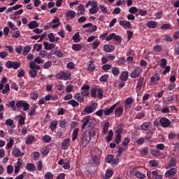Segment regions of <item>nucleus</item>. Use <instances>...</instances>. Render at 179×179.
Listing matches in <instances>:
<instances>
[{
	"label": "nucleus",
	"instance_id": "10",
	"mask_svg": "<svg viewBox=\"0 0 179 179\" xmlns=\"http://www.w3.org/2000/svg\"><path fill=\"white\" fill-rule=\"evenodd\" d=\"M135 100L132 97L127 98L124 100V108L125 110H128V108H131V106L134 103Z\"/></svg>",
	"mask_w": 179,
	"mask_h": 179
},
{
	"label": "nucleus",
	"instance_id": "26",
	"mask_svg": "<svg viewBox=\"0 0 179 179\" xmlns=\"http://www.w3.org/2000/svg\"><path fill=\"white\" fill-rule=\"evenodd\" d=\"M120 80H122V82H127V80H128V71L122 72Z\"/></svg>",
	"mask_w": 179,
	"mask_h": 179
},
{
	"label": "nucleus",
	"instance_id": "59",
	"mask_svg": "<svg viewBox=\"0 0 179 179\" xmlns=\"http://www.w3.org/2000/svg\"><path fill=\"white\" fill-rule=\"evenodd\" d=\"M91 27V29H87V33H94V31H97V26L94 25Z\"/></svg>",
	"mask_w": 179,
	"mask_h": 179
},
{
	"label": "nucleus",
	"instance_id": "49",
	"mask_svg": "<svg viewBox=\"0 0 179 179\" xmlns=\"http://www.w3.org/2000/svg\"><path fill=\"white\" fill-rule=\"evenodd\" d=\"M90 138L96 136V128L92 127L89 131V136Z\"/></svg>",
	"mask_w": 179,
	"mask_h": 179
},
{
	"label": "nucleus",
	"instance_id": "20",
	"mask_svg": "<svg viewBox=\"0 0 179 179\" xmlns=\"http://www.w3.org/2000/svg\"><path fill=\"white\" fill-rule=\"evenodd\" d=\"M69 142H71V139L69 138H66L64 140L62 144V148L63 150H66L68 148H69Z\"/></svg>",
	"mask_w": 179,
	"mask_h": 179
},
{
	"label": "nucleus",
	"instance_id": "21",
	"mask_svg": "<svg viewBox=\"0 0 179 179\" xmlns=\"http://www.w3.org/2000/svg\"><path fill=\"white\" fill-rule=\"evenodd\" d=\"M120 24L122 26L124 29H131V22H129V21H120Z\"/></svg>",
	"mask_w": 179,
	"mask_h": 179
},
{
	"label": "nucleus",
	"instance_id": "27",
	"mask_svg": "<svg viewBox=\"0 0 179 179\" xmlns=\"http://www.w3.org/2000/svg\"><path fill=\"white\" fill-rule=\"evenodd\" d=\"M38 22H37V21H31L29 24H28V27L29 29H36V27H38Z\"/></svg>",
	"mask_w": 179,
	"mask_h": 179
},
{
	"label": "nucleus",
	"instance_id": "58",
	"mask_svg": "<svg viewBox=\"0 0 179 179\" xmlns=\"http://www.w3.org/2000/svg\"><path fill=\"white\" fill-rule=\"evenodd\" d=\"M52 62L48 61L45 62L43 65V69H50V67L52 66Z\"/></svg>",
	"mask_w": 179,
	"mask_h": 179
},
{
	"label": "nucleus",
	"instance_id": "40",
	"mask_svg": "<svg viewBox=\"0 0 179 179\" xmlns=\"http://www.w3.org/2000/svg\"><path fill=\"white\" fill-rule=\"evenodd\" d=\"M71 48L73 51H80L82 45L80 44H73Z\"/></svg>",
	"mask_w": 179,
	"mask_h": 179
},
{
	"label": "nucleus",
	"instance_id": "7",
	"mask_svg": "<svg viewBox=\"0 0 179 179\" xmlns=\"http://www.w3.org/2000/svg\"><path fill=\"white\" fill-rule=\"evenodd\" d=\"M6 68L10 69L13 68V69H17L20 68V63L12 61H8L6 63Z\"/></svg>",
	"mask_w": 179,
	"mask_h": 179
},
{
	"label": "nucleus",
	"instance_id": "53",
	"mask_svg": "<svg viewBox=\"0 0 179 179\" xmlns=\"http://www.w3.org/2000/svg\"><path fill=\"white\" fill-rule=\"evenodd\" d=\"M138 13L140 16H146L148 15V10L138 9Z\"/></svg>",
	"mask_w": 179,
	"mask_h": 179
},
{
	"label": "nucleus",
	"instance_id": "12",
	"mask_svg": "<svg viewBox=\"0 0 179 179\" xmlns=\"http://www.w3.org/2000/svg\"><path fill=\"white\" fill-rule=\"evenodd\" d=\"M122 114H124V108H122V106H119L115 108V117H117V118H120V117H121Z\"/></svg>",
	"mask_w": 179,
	"mask_h": 179
},
{
	"label": "nucleus",
	"instance_id": "3",
	"mask_svg": "<svg viewBox=\"0 0 179 179\" xmlns=\"http://www.w3.org/2000/svg\"><path fill=\"white\" fill-rule=\"evenodd\" d=\"M118 104H120V101L113 104L110 108L109 107L105 108L103 109L104 115L108 116V115H110V114H113V113H114V110L117 108V106H118Z\"/></svg>",
	"mask_w": 179,
	"mask_h": 179
},
{
	"label": "nucleus",
	"instance_id": "48",
	"mask_svg": "<svg viewBox=\"0 0 179 179\" xmlns=\"http://www.w3.org/2000/svg\"><path fill=\"white\" fill-rule=\"evenodd\" d=\"M169 29L170 30H171V29H173V27L170 25V24H164L161 26L162 30H169Z\"/></svg>",
	"mask_w": 179,
	"mask_h": 179
},
{
	"label": "nucleus",
	"instance_id": "41",
	"mask_svg": "<svg viewBox=\"0 0 179 179\" xmlns=\"http://www.w3.org/2000/svg\"><path fill=\"white\" fill-rule=\"evenodd\" d=\"M103 93H104V91L103 90V88H98V90H97L98 99L101 100V99H103Z\"/></svg>",
	"mask_w": 179,
	"mask_h": 179
},
{
	"label": "nucleus",
	"instance_id": "51",
	"mask_svg": "<svg viewBox=\"0 0 179 179\" xmlns=\"http://www.w3.org/2000/svg\"><path fill=\"white\" fill-rule=\"evenodd\" d=\"M55 55L58 58H62V57H64V53L62 52V50H58L55 51Z\"/></svg>",
	"mask_w": 179,
	"mask_h": 179
},
{
	"label": "nucleus",
	"instance_id": "30",
	"mask_svg": "<svg viewBox=\"0 0 179 179\" xmlns=\"http://www.w3.org/2000/svg\"><path fill=\"white\" fill-rule=\"evenodd\" d=\"M92 162L95 166H99L100 164V156L95 155L92 157Z\"/></svg>",
	"mask_w": 179,
	"mask_h": 179
},
{
	"label": "nucleus",
	"instance_id": "6",
	"mask_svg": "<svg viewBox=\"0 0 179 179\" xmlns=\"http://www.w3.org/2000/svg\"><path fill=\"white\" fill-rule=\"evenodd\" d=\"M159 124L162 128H169L171 124V122L168 118L164 117L159 120Z\"/></svg>",
	"mask_w": 179,
	"mask_h": 179
},
{
	"label": "nucleus",
	"instance_id": "52",
	"mask_svg": "<svg viewBox=\"0 0 179 179\" xmlns=\"http://www.w3.org/2000/svg\"><path fill=\"white\" fill-rule=\"evenodd\" d=\"M135 176L136 177H137V178H141V179H143L145 177V174L143 173H141V171H136L135 173Z\"/></svg>",
	"mask_w": 179,
	"mask_h": 179
},
{
	"label": "nucleus",
	"instance_id": "11",
	"mask_svg": "<svg viewBox=\"0 0 179 179\" xmlns=\"http://www.w3.org/2000/svg\"><path fill=\"white\" fill-rule=\"evenodd\" d=\"M12 153L15 156V157H22V156H24V152H22V151H20V149L17 148H14L13 149Z\"/></svg>",
	"mask_w": 179,
	"mask_h": 179
},
{
	"label": "nucleus",
	"instance_id": "46",
	"mask_svg": "<svg viewBox=\"0 0 179 179\" xmlns=\"http://www.w3.org/2000/svg\"><path fill=\"white\" fill-rule=\"evenodd\" d=\"M106 163H113L114 162V155H109L106 157Z\"/></svg>",
	"mask_w": 179,
	"mask_h": 179
},
{
	"label": "nucleus",
	"instance_id": "2",
	"mask_svg": "<svg viewBox=\"0 0 179 179\" xmlns=\"http://www.w3.org/2000/svg\"><path fill=\"white\" fill-rule=\"evenodd\" d=\"M143 71V69H142V67H136L130 73V78H131V79H136V78H139V76L142 75Z\"/></svg>",
	"mask_w": 179,
	"mask_h": 179
},
{
	"label": "nucleus",
	"instance_id": "19",
	"mask_svg": "<svg viewBox=\"0 0 179 179\" xmlns=\"http://www.w3.org/2000/svg\"><path fill=\"white\" fill-rule=\"evenodd\" d=\"M66 17H69L70 20L75 19L76 17V12L69 10L66 12Z\"/></svg>",
	"mask_w": 179,
	"mask_h": 179
},
{
	"label": "nucleus",
	"instance_id": "45",
	"mask_svg": "<svg viewBox=\"0 0 179 179\" xmlns=\"http://www.w3.org/2000/svg\"><path fill=\"white\" fill-rule=\"evenodd\" d=\"M80 35H79V33H76L73 36V40L74 43H79L80 41Z\"/></svg>",
	"mask_w": 179,
	"mask_h": 179
},
{
	"label": "nucleus",
	"instance_id": "50",
	"mask_svg": "<svg viewBox=\"0 0 179 179\" xmlns=\"http://www.w3.org/2000/svg\"><path fill=\"white\" fill-rule=\"evenodd\" d=\"M45 179H54V175L51 172H46L44 175Z\"/></svg>",
	"mask_w": 179,
	"mask_h": 179
},
{
	"label": "nucleus",
	"instance_id": "17",
	"mask_svg": "<svg viewBox=\"0 0 179 179\" xmlns=\"http://www.w3.org/2000/svg\"><path fill=\"white\" fill-rule=\"evenodd\" d=\"M43 45H44L45 50H46V51H50V50L55 48V44L50 43L48 42H43Z\"/></svg>",
	"mask_w": 179,
	"mask_h": 179
},
{
	"label": "nucleus",
	"instance_id": "47",
	"mask_svg": "<svg viewBox=\"0 0 179 179\" xmlns=\"http://www.w3.org/2000/svg\"><path fill=\"white\" fill-rule=\"evenodd\" d=\"M99 12V6L92 7L91 9H90V13L91 15H94V13H97Z\"/></svg>",
	"mask_w": 179,
	"mask_h": 179
},
{
	"label": "nucleus",
	"instance_id": "25",
	"mask_svg": "<svg viewBox=\"0 0 179 179\" xmlns=\"http://www.w3.org/2000/svg\"><path fill=\"white\" fill-rule=\"evenodd\" d=\"M83 121V124L82 126V129H85V128H86V127H87V124L90 122V116L85 117Z\"/></svg>",
	"mask_w": 179,
	"mask_h": 179
},
{
	"label": "nucleus",
	"instance_id": "57",
	"mask_svg": "<svg viewBox=\"0 0 179 179\" xmlns=\"http://www.w3.org/2000/svg\"><path fill=\"white\" fill-rule=\"evenodd\" d=\"M153 50L154 51H156V52H162V45H157L153 47Z\"/></svg>",
	"mask_w": 179,
	"mask_h": 179
},
{
	"label": "nucleus",
	"instance_id": "14",
	"mask_svg": "<svg viewBox=\"0 0 179 179\" xmlns=\"http://www.w3.org/2000/svg\"><path fill=\"white\" fill-rule=\"evenodd\" d=\"M160 80V75L159 73H155L152 77H151L150 82L153 85H157V81Z\"/></svg>",
	"mask_w": 179,
	"mask_h": 179
},
{
	"label": "nucleus",
	"instance_id": "36",
	"mask_svg": "<svg viewBox=\"0 0 179 179\" xmlns=\"http://www.w3.org/2000/svg\"><path fill=\"white\" fill-rule=\"evenodd\" d=\"M57 125H58V122L57 120H53L50 122V129L51 131H55L57 129Z\"/></svg>",
	"mask_w": 179,
	"mask_h": 179
},
{
	"label": "nucleus",
	"instance_id": "56",
	"mask_svg": "<svg viewBox=\"0 0 179 179\" xmlns=\"http://www.w3.org/2000/svg\"><path fill=\"white\" fill-rule=\"evenodd\" d=\"M97 89L96 88H92V90H91V96H92V97H94V98H96V97H97Z\"/></svg>",
	"mask_w": 179,
	"mask_h": 179
},
{
	"label": "nucleus",
	"instance_id": "55",
	"mask_svg": "<svg viewBox=\"0 0 179 179\" xmlns=\"http://www.w3.org/2000/svg\"><path fill=\"white\" fill-rule=\"evenodd\" d=\"M166 65H167V60L166 59H162L160 63L161 68H162V69H164V68H166Z\"/></svg>",
	"mask_w": 179,
	"mask_h": 179
},
{
	"label": "nucleus",
	"instance_id": "31",
	"mask_svg": "<svg viewBox=\"0 0 179 179\" xmlns=\"http://www.w3.org/2000/svg\"><path fill=\"white\" fill-rule=\"evenodd\" d=\"M26 169L28 171H36V166H34V164L29 163L27 165Z\"/></svg>",
	"mask_w": 179,
	"mask_h": 179
},
{
	"label": "nucleus",
	"instance_id": "22",
	"mask_svg": "<svg viewBox=\"0 0 179 179\" xmlns=\"http://www.w3.org/2000/svg\"><path fill=\"white\" fill-rule=\"evenodd\" d=\"M137 80L136 89H139L141 90L143 86V81L145 80V78L141 76Z\"/></svg>",
	"mask_w": 179,
	"mask_h": 179
},
{
	"label": "nucleus",
	"instance_id": "62",
	"mask_svg": "<svg viewBox=\"0 0 179 179\" xmlns=\"http://www.w3.org/2000/svg\"><path fill=\"white\" fill-rule=\"evenodd\" d=\"M148 153H149V150L147 147L143 148L141 150V154L143 155V156H146V155H148Z\"/></svg>",
	"mask_w": 179,
	"mask_h": 179
},
{
	"label": "nucleus",
	"instance_id": "8",
	"mask_svg": "<svg viewBox=\"0 0 179 179\" xmlns=\"http://www.w3.org/2000/svg\"><path fill=\"white\" fill-rule=\"evenodd\" d=\"M89 90H90V85L84 84L83 86L81 87L82 96H83L84 97H87V96H89V94H90Z\"/></svg>",
	"mask_w": 179,
	"mask_h": 179
},
{
	"label": "nucleus",
	"instance_id": "54",
	"mask_svg": "<svg viewBox=\"0 0 179 179\" xmlns=\"http://www.w3.org/2000/svg\"><path fill=\"white\" fill-rule=\"evenodd\" d=\"M108 74H104L100 78L99 82H107L108 80Z\"/></svg>",
	"mask_w": 179,
	"mask_h": 179
},
{
	"label": "nucleus",
	"instance_id": "60",
	"mask_svg": "<svg viewBox=\"0 0 179 179\" xmlns=\"http://www.w3.org/2000/svg\"><path fill=\"white\" fill-rule=\"evenodd\" d=\"M41 153H42L43 156H47V155H48V153H50V150L47 148H43L41 150Z\"/></svg>",
	"mask_w": 179,
	"mask_h": 179
},
{
	"label": "nucleus",
	"instance_id": "44",
	"mask_svg": "<svg viewBox=\"0 0 179 179\" xmlns=\"http://www.w3.org/2000/svg\"><path fill=\"white\" fill-rule=\"evenodd\" d=\"M68 104H70V106H72V107L75 108V107H78L79 106V102L71 99L68 102Z\"/></svg>",
	"mask_w": 179,
	"mask_h": 179
},
{
	"label": "nucleus",
	"instance_id": "42",
	"mask_svg": "<svg viewBox=\"0 0 179 179\" xmlns=\"http://www.w3.org/2000/svg\"><path fill=\"white\" fill-rule=\"evenodd\" d=\"M31 50V47L30 45L25 46L23 49V55L26 56Z\"/></svg>",
	"mask_w": 179,
	"mask_h": 179
},
{
	"label": "nucleus",
	"instance_id": "9",
	"mask_svg": "<svg viewBox=\"0 0 179 179\" xmlns=\"http://www.w3.org/2000/svg\"><path fill=\"white\" fill-rule=\"evenodd\" d=\"M91 138L86 134H83L81 138L83 148H86L90 142Z\"/></svg>",
	"mask_w": 179,
	"mask_h": 179
},
{
	"label": "nucleus",
	"instance_id": "61",
	"mask_svg": "<svg viewBox=\"0 0 179 179\" xmlns=\"http://www.w3.org/2000/svg\"><path fill=\"white\" fill-rule=\"evenodd\" d=\"M145 113H138L136 114V118L137 120H142V118H145Z\"/></svg>",
	"mask_w": 179,
	"mask_h": 179
},
{
	"label": "nucleus",
	"instance_id": "37",
	"mask_svg": "<svg viewBox=\"0 0 179 179\" xmlns=\"http://www.w3.org/2000/svg\"><path fill=\"white\" fill-rule=\"evenodd\" d=\"M113 177V171L112 170H106L105 177H103V179H109Z\"/></svg>",
	"mask_w": 179,
	"mask_h": 179
},
{
	"label": "nucleus",
	"instance_id": "28",
	"mask_svg": "<svg viewBox=\"0 0 179 179\" xmlns=\"http://www.w3.org/2000/svg\"><path fill=\"white\" fill-rule=\"evenodd\" d=\"M38 96H39L38 91H34L31 92L30 99L31 100H37V99H38Z\"/></svg>",
	"mask_w": 179,
	"mask_h": 179
},
{
	"label": "nucleus",
	"instance_id": "23",
	"mask_svg": "<svg viewBox=\"0 0 179 179\" xmlns=\"http://www.w3.org/2000/svg\"><path fill=\"white\" fill-rule=\"evenodd\" d=\"M146 26L149 29H156V27L157 26V22H156V21H148L146 23Z\"/></svg>",
	"mask_w": 179,
	"mask_h": 179
},
{
	"label": "nucleus",
	"instance_id": "43",
	"mask_svg": "<svg viewBox=\"0 0 179 179\" xmlns=\"http://www.w3.org/2000/svg\"><path fill=\"white\" fill-rule=\"evenodd\" d=\"M110 127V122H107L104 124L103 127V134H106L108 131V128Z\"/></svg>",
	"mask_w": 179,
	"mask_h": 179
},
{
	"label": "nucleus",
	"instance_id": "13",
	"mask_svg": "<svg viewBox=\"0 0 179 179\" xmlns=\"http://www.w3.org/2000/svg\"><path fill=\"white\" fill-rule=\"evenodd\" d=\"M115 50V48L113 45L106 44L103 45V50L105 52H113Z\"/></svg>",
	"mask_w": 179,
	"mask_h": 179
},
{
	"label": "nucleus",
	"instance_id": "16",
	"mask_svg": "<svg viewBox=\"0 0 179 179\" xmlns=\"http://www.w3.org/2000/svg\"><path fill=\"white\" fill-rule=\"evenodd\" d=\"M177 173V169L172 168L169 171H167L165 173V177L169 178L171 176H175Z\"/></svg>",
	"mask_w": 179,
	"mask_h": 179
},
{
	"label": "nucleus",
	"instance_id": "32",
	"mask_svg": "<svg viewBox=\"0 0 179 179\" xmlns=\"http://www.w3.org/2000/svg\"><path fill=\"white\" fill-rule=\"evenodd\" d=\"M79 134V129H76L73 131L72 134V141L75 142L78 138V134Z\"/></svg>",
	"mask_w": 179,
	"mask_h": 179
},
{
	"label": "nucleus",
	"instance_id": "39",
	"mask_svg": "<svg viewBox=\"0 0 179 179\" xmlns=\"http://www.w3.org/2000/svg\"><path fill=\"white\" fill-rule=\"evenodd\" d=\"M29 75L30 78H32V79H34V78H37V70H30L29 71Z\"/></svg>",
	"mask_w": 179,
	"mask_h": 179
},
{
	"label": "nucleus",
	"instance_id": "64",
	"mask_svg": "<svg viewBox=\"0 0 179 179\" xmlns=\"http://www.w3.org/2000/svg\"><path fill=\"white\" fill-rule=\"evenodd\" d=\"M13 173V166L9 165L7 166V174H12Z\"/></svg>",
	"mask_w": 179,
	"mask_h": 179
},
{
	"label": "nucleus",
	"instance_id": "4",
	"mask_svg": "<svg viewBox=\"0 0 179 179\" xmlns=\"http://www.w3.org/2000/svg\"><path fill=\"white\" fill-rule=\"evenodd\" d=\"M17 108H23L24 111H27L30 108V105L26 101H19L16 103Z\"/></svg>",
	"mask_w": 179,
	"mask_h": 179
},
{
	"label": "nucleus",
	"instance_id": "33",
	"mask_svg": "<svg viewBox=\"0 0 179 179\" xmlns=\"http://www.w3.org/2000/svg\"><path fill=\"white\" fill-rule=\"evenodd\" d=\"M42 141L45 143H50L51 142V141H52V139L51 138V136H50L48 135H45L42 137Z\"/></svg>",
	"mask_w": 179,
	"mask_h": 179
},
{
	"label": "nucleus",
	"instance_id": "1",
	"mask_svg": "<svg viewBox=\"0 0 179 179\" xmlns=\"http://www.w3.org/2000/svg\"><path fill=\"white\" fill-rule=\"evenodd\" d=\"M72 76V73L71 71H62L56 75V79H64V80H68L69 78Z\"/></svg>",
	"mask_w": 179,
	"mask_h": 179
},
{
	"label": "nucleus",
	"instance_id": "5",
	"mask_svg": "<svg viewBox=\"0 0 179 179\" xmlns=\"http://www.w3.org/2000/svg\"><path fill=\"white\" fill-rule=\"evenodd\" d=\"M97 103L94 102L92 103L91 105L87 106L85 109L84 111L86 114H92V113H94L96 111V108H97Z\"/></svg>",
	"mask_w": 179,
	"mask_h": 179
},
{
	"label": "nucleus",
	"instance_id": "29",
	"mask_svg": "<svg viewBox=\"0 0 179 179\" xmlns=\"http://www.w3.org/2000/svg\"><path fill=\"white\" fill-rule=\"evenodd\" d=\"M151 155L152 156H155L156 157H159V156H162V152L154 148L151 150Z\"/></svg>",
	"mask_w": 179,
	"mask_h": 179
},
{
	"label": "nucleus",
	"instance_id": "38",
	"mask_svg": "<svg viewBox=\"0 0 179 179\" xmlns=\"http://www.w3.org/2000/svg\"><path fill=\"white\" fill-rule=\"evenodd\" d=\"M111 71L114 76H118V75H120V68L113 67Z\"/></svg>",
	"mask_w": 179,
	"mask_h": 179
},
{
	"label": "nucleus",
	"instance_id": "63",
	"mask_svg": "<svg viewBox=\"0 0 179 179\" xmlns=\"http://www.w3.org/2000/svg\"><path fill=\"white\" fill-rule=\"evenodd\" d=\"M33 141H34V136H31L26 141L27 145H31V143H33Z\"/></svg>",
	"mask_w": 179,
	"mask_h": 179
},
{
	"label": "nucleus",
	"instance_id": "24",
	"mask_svg": "<svg viewBox=\"0 0 179 179\" xmlns=\"http://www.w3.org/2000/svg\"><path fill=\"white\" fill-rule=\"evenodd\" d=\"M29 68L30 69H31L32 71H40L41 67L38 65H36L35 62H31L30 64H29Z\"/></svg>",
	"mask_w": 179,
	"mask_h": 179
},
{
	"label": "nucleus",
	"instance_id": "15",
	"mask_svg": "<svg viewBox=\"0 0 179 179\" xmlns=\"http://www.w3.org/2000/svg\"><path fill=\"white\" fill-rule=\"evenodd\" d=\"M152 128V123L150 122H145L141 124L142 131H148Z\"/></svg>",
	"mask_w": 179,
	"mask_h": 179
},
{
	"label": "nucleus",
	"instance_id": "18",
	"mask_svg": "<svg viewBox=\"0 0 179 179\" xmlns=\"http://www.w3.org/2000/svg\"><path fill=\"white\" fill-rule=\"evenodd\" d=\"M87 71H90V72H93L94 69H96V65H94V60H90L89 62V64L87 66Z\"/></svg>",
	"mask_w": 179,
	"mask_h": 179
},
{
	"label": "nucleus",
	"instance_id": "35",
	"mask_svg": "<svg viewBox=\"0 0 179 179\" xmlns=\"http://www.w3.org/2000/svg\"><path fill=\"white\" fill-rule=\"evenodd\" d=\"M177 166V159L176 158H171L169 161V167H176Z\"/></svg>",
	"mask_w": 179,
	"mask_h": 179
},
{
	"label": "nucleus",
	"instance_id": "34",
	"mask_svg": "<svg viewBox=\"0 0 179 179\" xmlns=\"http://www.w3.org/2000/svg\"><path fill=\"white\" fill-rule=\"evenodd\" d=\"M113 136H114V132L112 129H110L108 131V136L106 137V141L108 143H110L111 141H113Z\"/></svg>",
	"mask_w": 179,
	"mask_h": 179
}]
</instances>
